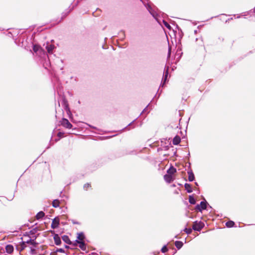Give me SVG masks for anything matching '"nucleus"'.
<instances>
[{
    "instance_id": "nucleus-1",
    "label": "nucleus",
    "mask_w": 255,
    "mask_h": 255,
    "mask_svg": "<svg viewBox=\"0 0 255 255\" xmlns=\"http://www.w3.org/2000/svg\"><path fill=\"white\" fill-rule=\"evenodd\" d=\"M204 224L201 222H194L192 228L194 231H200L204 227Z\"/></svg>"
},
{
    "instance_id": "nucleus-2",
    "label": "nucleus",
    "mask_w": 255,
    "mask_h": 255,
    "mask_svg": "<svg viewBox=\"0 0 255 255\" xmlns=\"http://www.w3.org/2000/svg\"><path fill=\"white\" fill-rule=\"evenodd\" d=\"M207 202L206 201H202L201 202L199 205H197L196 206V209L198 210L200 212H202L203 210H205L207 208Z\"/></svg>"
},
{
    "instance_id": "nucleus-3",
    "label": "nucleus",
    "mask_w": 255,
    "mask_h": 255,
    "mask_svg": "<svg viewBox=\"0 0 255 255\" xmlns=\"http://www.w3.org/2000/svg\"><path fill=\"white\" fill-rule=\"evenodd\" d=\"M61 125L64 127L68 129H70L72 127V124L69 122V121L67 119H62Z\"/></svg>"
},
{
    "instance_id": "nucleus-4",
    "label": "nucleus",
    "mask_w": 255,
    "mask_h": 255,
    "mask_svg": "<svg viewBox=\"0 0 255 255\" xmlns=\"http://www.w3.org/2000/svg\"><path fill=\"white\" fill-rule=\"evenodd\" d=\"M59 225V219L58 218H55L53 220L51 224V228L55 229L58 227Z\"/></svg>"
},
{
    "instance_id": "nucleus-5",
    "label": "nucleus",
    "mask_w": 255,
    "mask_h": 255,
    "mask_svg": "<svg viewBox=\"0 0 255 255\" xmlns=\"http://www.w3.org/2000/svg\"><path fill=\"white\" fill-rule=\"evenodd\" d=\"M147 9H148L150 13L152 15V16L157 19V14L156 12L151 7V6L148 5L147 6Z\"/></svg>"
},
{
    "instance_id": "nucleus-6",
    "label": "nucleus",
    "mask_w": 255,
    "mask_h": 255,
    "mask_svg": "<svg viewBox=\"0 0 255 255\" xmlns=\"http://www.w3.org/2000/svg\"><path fill=\"white\" fill-rule=\"evenodd\" d=\"M168 68H167L165 72H164V73L162 81L161 82V83L160 85V86L162 87H163L164 86V85L165 84V83L166 81V80H167V78L168 77Z\"/></svg>"
},
{
    "instance_id": "nucleus-7",
    "label": "nucleus",
    "mask_w": 255,
    "mask_h": 255,
    "mask_svg": "<svg viewBox=\"0 0 255 255\" xmlns=\"http://www.w3.org/2000/svg\"><path fill=\"white\" fill-rule=\"evenodd\" d=\"M164 179L167 182L169 183L172 182L174 180L173 176H172L171 175H169L168 174H165L164 176Z\"/></svg>"
},
{
    "instance_id": "nucleus-8",
    "label": "nucleus",
    "mask_w": 255,
    "mask_h": 255,
    "mask_svg": "<svg viewBox=\"0 0 255 255\" xmlns=\"http://www.w3.org/2000/svg\"><path fill=\"white\" fill-rule=\"evenodd\" d=\"M76 243L79 244V247L83 251H85L86 250V246L85 243L83 241H78V240H76Z\"/></svg>"
},
{
    "instance_id": "nucleus-9",
    "label": "nucleus",
    "mask_w": 255,
    "mask_h": 255,
    "mask_svg": "<svg viewBox=\"0 0 255 255\" xmlns=\"http://www.w3.org/2000/svg\"><path fill=\"white\" fill-rule=\"evenodd\" d=\"M54 240L56 245H60L61 243V239L57 234H55L54 236Z\"/></svg>"
},
{
    "instance_id": "nucleus-10",
    "label": "nucleus",
    "mask_w": 255,
    "mask_h": 255,
    "mask_svg": "<svg viewBox=\"0 0 255 255\" xmlns=\"http://www.w3.org/2000/svg\"><path fill=\"white\" fill-rule=\"evenodd\" d=\"M187 173L188 175L189 181L190 182L193 181L195 179V177H194V174L193 173L192 171V170L188 171Z\"/></svg>"
},
{
    "instance_id": "nucleus-11",
    "label": "nucleus",
    "mask_w": 255,
    "mask_h": 255,
    "mask_svg": "<svg viewBox=\"0 0 255 255\" xmlns=\"http://www.w3.org/2000/svg\"><path fill=\"white\" fill-rule=\"evenodd\" d=\"M77 240L78 241H83L85 239V236L83 232L77 233Z\"/></svg>"
},
{
    "instance_id": "nucleus-12",
    "label": "nucleus",
    "mask_w": 255,
    "mask_h": 255,
    "mask_svg": "<svg viewBox=\"0 0 255 255\" xmlns=\"http://www.w3.org/2000/svg\"><path fill=\"white\" fill-rule=\"evenodd\" d=\"M6 253L8 254H11L13 251V247L11 245H8L5 247Z\"/></svg>"
},
{
    "instance_id": "nucleus-13",
    "label": "nucleus",
    "mask_w": 255,
    "mask_h": 255,
    "mask_svg": "<svg viewBox=\"0 0 255 255\" xmlns=\"http://www.w3.org/2000/svg\"><path fill=\"white\" fill-rule=\"evenodd\" d=\"M176 172V169L173 166L170 167L167 171V174L172 176Z\"/></svg>"
},
{
    "instance_id": "nucleus-14",
    "label": "nucleus",
    "mask_w": 255,
    "mask_h": 255,
    "mask_svg": "<svg viewBox=\"0 0 255 255\" xmlns=\"http://www.w3.org/2000/svg\"><path fill=\"white\" fill-rule=\"evenodd\" d=\"M54 48V46L52 44H47L46 46V49H47L48 53H50L52 52Z\"/></svg>"
},
{
    "instance_id": "nucleus-15",
    "label": "nucleus",
    "mask_w": 255,
    "mask_h": 255,
    "mask_svg": "<svg viewBox=\"0 0 255 255\" xmlns=\"http://www.w3.org/2000/svg\"><path fill=\"white\" fill-rule=\"evenodd\" d=\"M184 187L188 193H191L192 192V188L190 184L188 183H185Z\"/></svg>"
},
{
    "instance_id": "nucleus-16",
    "label": "nucleus",
    "mask_w": 255,
    "mask_h": 255,
    "mask_svg": "<svg viewBox=\"0 0 255 255\" xmlns=\"http://www.w3.org/2000/svg\"><path fill=\"white\" fill-rule=\"evenodd\" d=\"M52 206L54 208H58L59 207L60 201L58 199H55L52 202Z\"/></svg>"
},
{
    "instance_id": "nucleus-17",
    "label": "nucleus",
    "mask_w": 255,
    "mask_h": 255,
    "mask_svg": "<svg viewBox=\"0 0 255 255\" xmlns=\"http://www.w3.org/2000/svg\"><path fill=\"white\" fill-rule=\"evenodd\" d=\"M180 138L179 136H175L173 139V143L174 145L178 144L180 142Z\"/></svg>"
},
{
    "instance_id": "nucleus-18",
    "label": "nucleus",
    "mask_w": 255,
    "mask_h": 255,
    "mask_svg": "<svg viewBox=\"0 0 255 255\" xmlns=\"http://www.w3.org/2000/svg\"><path fill=\"white\" fill-rule=\"evenodd\" d=\"M63 240L67 244L71 245V242L67 236L64 235L62 237Z\"/></svg>"
},
{
    "instance_id": "nucleus-19",
    "label": "nucleus",
    "mask_w": 255,
    "mask_h": 255,
    "mask_svg": "<svg viewBox=\"0 0 255 255\" xmlns=\"http://www.w3.org/2000/svg\"><path fill=\"white\" fill-rule=\"evenodd\" d=\"M44 215L45 214L43 211H40L37 214L36 218L37 220L40 219L44 216Z\"/></svg>"
},
{
    "instance_id": "nucleus-20",
    "label": "nucleus",
    "mask_w": 255,
    "mask_h": 255,
    "mask_svg": "<svg viewBox=\"0 0 255 255\" xmlns=\"http://www.w3.org/2000/svg\"><path fill=\"white\" fill-rule=\"evenodd\" d=\"M183 244L181 241H176L175 242V246L178 249H181L182 248V247L183 246Z\"/></svg>"
},
{
    "instance_id": "nucleus-21",
    "label": "nucleus",
    "mask_w": 255,
    "mask_h": 255,
    "mask_svg": "<svg viewBox=\"0 0 255 255\" xmlns=\"http://www.w3.org/2000/svg\"><path fill=\"white\" fill-rule=\"evenodd\" d=\"M189 202L191 204H195L196 203V200L195 198L192 196H189Z\"/></svg>"
},
{
    "instance_id": "nucleus-22",
    "label": "nucleus",
    "mask_w": 255,
    "mask_h": 255,
    "mask_svg": "<svg viewBox=\"0 0 255 255\" xmlns=\"http://www.w3.org/2000/svg\"><path fill=\"white\" fill-rule=\"evenodd\" d=\"M234 224H235L234 222L232 221H229L226 223V226L228 228L233 227L234 226Z\"/></svg>"
},
{
    "instance_id": "nucleus-23",
    "label": "nucleus",
    "mask_w": 255,
    "mask_h": 255,
    "mask_svg": "<svg viewBox=\"0 0 255 255\" xmlns=\"http://www.w3.org/2000/svg\"><path fill=\"white\" fill-rule=\"evenodd\" d=\"M162 22L164 26H166L168 29H171V26L169 25V24L167 22H166L164 20H163Z\"/></svg>"
},
{
    "instance_id": "nucleus-24",
    "label": "nucleus",
    "mask_w": 255,
    "mask_h": 255,
    "mask_svg": "<svg viewBox=\"0 0 255 255\" xmlns=\"http://www.w3.org/2000/svg\"><path fill=\"white\" fill-rule=\"evenodd\" d=\"M184 231L187 234H190L192 231L191 228H185Z\"/></svg>"
},
{
    "instance_id": "nucleus-25",
    "label": "nucleus",
    "mask_w": 255,
    "mask_h": 255,
    "mask_svg": "<svg viewBox=\"0 0 255 255\" xmlns=\"http://www.w3.org/2000/svg\"><path fill=\"white\" fill-rule=\"evenodd\" d=\"M161 251L163 253H166L168 251V249L167 248V246L166 245L164 246L162 248Z\"/></svg>"
},
{
    "instance_id": "nucleus-26",
    "label": "nucleus",
    "mask_w": 255,
    "mask_h": 255,
    "mask_svg": "<svg viewBox=\"0 0 255 255\" xmlns=\"http://www.w3.org/2000/svg\"><path fill=\"white\" fill-rule=\"evenodd\" d=\"M39 49V47L38 46H37V45H34L33 46V50L35 52H36L38 51Z\"/></svg>"
},
{
    "instance_id": "nucleus-27",
    "label": "nucleus",
    "mask_w": 255,
    "mask_h": 255,
    "mask_svg": "<svg viewBox=\"0 0 255 255\" xmlns=\"http://www.w3.org/2000/svg\"><path fill=\"white\" fill-rule=\"evenodd\" d=\"M27 243H28V244L30 243L34 246L37 244L35 242H34L33 240H30L29 241H27Z\"/></svg>"
},
{
    "instance_id": "nucleus-28",
    "label": "nucleus",
    "mask_w": 255,
    "mask_h": 255,
    "mask_svg": "<svg viewBox=\"0 0 255 255\" xmlns=\"http://www.w3.org/2000/svg\"><path fill=\"white\" fill-rule=\"evenodd\" d=\"M90 186V185L89 183H86L84 184L83 188L85 190H87L88 188Z\"/></svg>"
},
{
    "instance_id": "nucleus-29",
    "label": "nucleus",
    "mask_w": 255,
    "mask_h": 255,
    "mask_svg": "<svg viewBox=\"0 0 255 255\" xmlns=\"http://www.w3.org/2000/svg\"><path fill=\"white\" fill-rule=\"evenodd\" d=\"M64 253L65 251L63 249H57L56 251V253Z\"/></svg>"
},
{
    "instance_id": "nucleus-30",
    "label": "nucleus",
    "mask_w": 255,
    "mask_h": 255,
    "mask_svg": "<svg viewBox=\"0 0 255 255\" xmlns=\"http://www.w3.org/2000/svg\"><path fill=\"white\" fill-rule=\"evenodd\" d=\"M63 133L62 132H59L58 133V136L59 137H61L63 136Z\"/></svg>"
},
{
    "instance_id": "nucleus-31",
    "label": "nucleus",
    "mask_w": 255,
    "mask_h": 255,
    "mask_svg": "<svg viewBox=\"0 0 255 255\" xmlns=\"http://www.w3.org/2000/svg\"><path fill=\"white\" fill-rule=\"evenodd\" d=\"M171 54V48L169 47L168 49V58L169 57Z\"/></svg>"
},
{
    "instance_id": "nucleus-32",
    "label": "nucleus",
    "mask_w": 255,
    "mask_h": 255,
    "mask_svg": "<svg viewBox=\"0 0 255 255\" xmlns=\"http://www.w3.org/2000/svg\"><path fill=\"white\" fill-rule=\"evenodd\" d=\"M65 248L68 249V248H69V247L67 246V245H66L65 246Z\"/></svg>"
},
{
    "instance_id": "nucleus-33",
    "label": "nucleus",
    "mask_w": 255,
    "mask_h": 255,
    "mask_svg": "<svg viewBox=\"0 0 255 255\" xmlns=\"http://www.w3.org/2000/svg\"><path fill=\"white\" fill-rule=\"evenodd\" d=\"M240 17H241V16H240V15H238V16H237V18H240Z\"/></svg>"
},
{
    "instance_id": "nucleus-34",
    "label": "nucleus",
    "mask_w": 255,
    "mask_h": 255,
    "mask_svg": "<svg viewBox=\"0 0 255 255\" xmlns=\"http://www.w3.org/2000/svg\"><path fill=\"white\" fill-rule=\"evenodd\" d=\"M73 224H78V223L76 222H73Z\"/></svg>"
},
{
    "instance_id": "nucleus-35",
    "label": "nucleus",
    "mask_w": 255,
    "mask_h": 255,
    "mask_svg": "<svg viewBox=\"0 0 255 255\" xmlns=\"http://www.w3.org/2000/svg\"><path fill=\"white\" fill-rule=\"evenodd\" d=\"M195 185H196V186H198V184L197 182H195Z\"/></svg>"
},
{
    "instance_id": "nucleus-36",
    "label": "nucleus",
    "mask_w": 255,
    "mask_h": 255,
    "mask_svg": "<svg viewBox=\"0 0 255 255\" xmlns=\"http://www.w3.org/2000/svg\"><path fill=\"white\" fill-rule=\"evenodd\" d=\"M254 11L255 12V8L254 9Z\"/></svg>"
},
{
    "instance_id": "nucleus-37",
    "label": "nucleus",
    "mask_w": 255,
    "mask_h": 255,
    "mask_svg": "<svg viewBox=\"0 0 255 255\" xmlns=\"http://www.w3.org/2000/svg\"><path fill=\"white\" fill-rule=\"evenodd\" d=\"M131 123L129 124L128 126L131 125Z\"/></svg>"
}]
</instances>
